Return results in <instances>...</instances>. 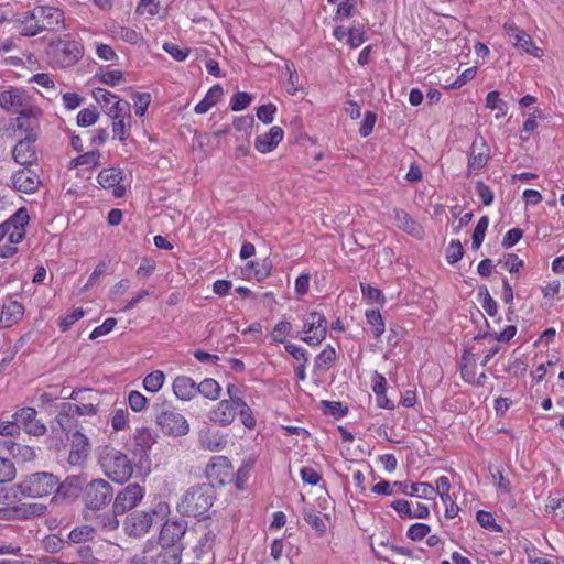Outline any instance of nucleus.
Segmentation results:
<instances>
[{"label": "nucleus", "mask_w": 564, "mask_h": 564, "mask_svg": "<svg viewBox=\"0 0 564 564\" xmlns=\"http://www.w3.org/2000/svg\"><path fill=\"white\" fill-rule=\"evenodd\" d=\"M68 399L74 400L75 403H63L56 420L64 431L70 432L75 426V415H95L97 413L100 394L91 389H78L73 390Z\"/></svg>", "instance_id": "nucleus-1"}, {"label": "nucleus", "mask_w": 564, "mask_h": 564, "mask_svg": "<svg viewBox=\"0 0 564 564\" xmlns=\"http://www.w3.org/2000/svg\"><path fill=\"white\" fill-rule=\"evenodd\" d=\"M64 20L63 12L51 6H36L17 18L20 34L35 36L43 31H55Z\"/></svg>", "instance_id": "nucleus-2"}, {"label": "nucleus", "mask_w": 564, "mask_h": 564, "mask_svg": "<svg viewBox=\"0 0 564 564\" xmlns=\"http://www.w3.org/2000/svg\"><path fill=\"white\" fill-rule=\"evenodd\" d=\"M99 463L105 475L116 482H126L133 474V465L128 456L110 446L100 451Z\"/></svg>", "instance_id": "nucleus-3"}, {"label": "nucleus", "mask_w": 564, "mask_h": 564, "mask_svg": "<svg viewBox=\"0 0 564 564\" xmlns=\"http://www.w3.org/2000/svg\"><path fill=\"white\" fill-rule=\"evenodd\" d=\"M214 488L209 484L191 487L181 498L177 509L188 517L205 514L213 506Z\"/></svg>", "instance_id": "nucleus-4"}, {"label": "nucleus", "mask_w": 564, "mask_h": 564, "mask_svg": "<svg viewBox=\"0 0 564 564\" xmlns=\"http://www.w3.org/2000/svg\"><path fill=\"white\" fill-rule=\"evenodd\" d=\"M46 53L53 65L66 68L79 61L83 56V46L79 42L65 36L52 41L48 44Z\"/></svg>", "instance_id": "nucleus-5"}, {"label": "nucleus", "mask_w": 564, "mask_h": 564, "mask_svg": "<svg viewBox=\"0 0 564 564\" xmlns=\"http://www.w3.org/2000/svg\"><path fill=\"white\" fill-rule=\"evenodd\" d=\"M155 423L160 430L170 436H183L189 431L186 417L170 405H156Z\"/></svg>", "instance_id": "nucleus-6"}, {"label": "nucleus", "mask_w": 564, "mask_h": 564, "mask_svg": "<svg viewBox=\"0 0 564 564\" xmlns=\"http://www.w3.org/2000/svg\"><path fill=\"white\" fill-rule=\"evenodd\" d=\"M0 107L8 112L29 115L37 118L39 108L33 107L31 97L19 88H9L0 93Z\"/></svg>", "instance_id": "nucleus-7"}, {"label": "nucleus", "mask_w": 564, "mask_h": 564, "mask_svg": "<svg viewBox=\"0 0 564 564\" xmlns=\"http://www.w3.org/2000/svg\"><path fill=\"white\" fill-rule=\"evenodd\" d=\"M58 480L53 474L36 473L17 486L23 496L41 498L56 491Z\"/></svg>", "instance_id": "nucleus-8"}, {"label": "nucleus", "mask_w": 564, "mask_h": 564, "mask_svg": "<svg viewBox=\"0 0 564 564\" xmlns=\"http://www.w3.org/2000/svg\"><path fill=\"white\" fill-rule=\"evenodd\" d=\"M303 333L301 339L311 346L319 345L327 334V322L323 314L317 312L308 313L303 319Z\"/></svg>", "instance_id": "nucleus-9"}, {"label": "nucleus", "mask_w": 564, "mask_h": 564, "mask_svg": "<svg viewBox=\"0 0 564 564\" xmlns=\"http://www.w3.org/2000/svg\"><path fill=\"white\" fill-rule=\"evenodd\" d=\"M159 511H134L130 513L123 523L124 532L129 536L141 538L145 535L158 518Z\"/></svg>", "instance_id": "nucleus-10"}, {"label": "nucleus", "mask_w": 564, "mask_h": 564, "mask_svg": "<svg viewBox=\"0 0 564 564\" xmlns=\"http://www.w3.org/2000/svg\"><path fill=\"white\" fill-rule=\"evenodd\" d=\"M112 498V488L111 486L102 479H96L90 481L84 491V499L88 508L90 509H101L108 502H110Z\"/></svg>", "instance_id": "nucleus-11"}, {"label": "nucleus", "mask_w": 564, "mask_h": 564, "mask_svg": "<svg viewBox=\"0 0 564 564\" xmlns=\"http://www.w3.org/2000/svg\"><path fill=\"white\" fill-rule=\"evenodd\" d=\"M503 29L508 36L511 40L512 45L516 48H521L525 53L534 56V57H541L543 54L542 48L538 47L533 41L532 37L523 30L519 29L514 23L512 22H506L503 25Z\"/></svg>", "instance_id": "nucleus-12"}, {"label": "nucleus", "mask_w": 564, "mask_h": 564, "mask_svg": "<svg viewBox=\"0 0 564 564\" xmlns=\"http://www.w3.org/2000/svg\"><path fill=\"white\" fill-rule=\"evenodd\" d=\"M143 498V488L138 484H131L121 489L113 502V512L123 514L134 508Z\"/></svg>", "instance_id": "nucleus-13"}, {"label": "nucleus", "mask_w": 564, "mask_h": 564, "mask_svg": "<svg viewBox=\"0 0 564 564\" xmlns=\"http://www.w3.org/2000/svg\"><path fill=\"white\" fill-rule=\"evenodd\" d=\"M206 474L210 480L224 485L232 479L234 468L227 457L218 456L207 465Z\"/></svg>", "instance_id": "nucleus-14"}, {"label": "nucleus", "mask_w": 564, "mask_h": 564, "mask_svg": "<svg viewBox=\"0 0 564 564\" xmlns=\"http://www.w3.org/2000/svg\"><path fill=\"white\" fill-rule=\"evenodd\" d=\"M97 180L105 189H112L116 197H122L126 194V187L121 184L123 172L120 169H104L99 172Z\"/></svg>", "instance_id": "nucleus-15"}, {"label": "nucleus", "mask_w": 564, "mask_h": 564, "mask_svg": "<svg viewBox=\"0 0 564 564\" xmlns=\"http://www.w3.org/2000/svg\"><path fill=\"white\" fill-rule=\"evenodd\" d=\"M11 183L15 191L32 194L39 188L40 178L34 171L25 167L12 174Z\"/></svg>", "instance_id": "nucleus-16"}, {"label": "nucleus", "mask_w": 564, "mask_h": 564, "mask_svg": "<svg viewBox=\"0 0 564 564\" xmlns=\"http://www.w3.org/2000/svg\"><path fill=\"white\" fill-rule=\"evenodd\" d=\"M90 444L88 437L80 432H75L70 438V452L68 463L73 466L82 465L88 457Z\"/></svg>", "instance_id": "nucleus-17"}, {"label": "nucleus", "mask_w": 564, "mask_h": 564, "mask_svg": "<svg viewBox=\"0 0 564 564\" xmlns=\"http://www.w3.org/2000/svg\"><path fill=\"white\" fill-rule=\"evenodd\" d=\"M185 525L181 521L167 520L162 525L160 532V543L162 547H176L175 544L185 534Z\"/></svg>", "instance_id": "nucleus-18"}, {"label": "nucleus", "mask_w": 564, "mask_h": 564, "mask_svg": "<svg viewBox=\"0 0 564 564\" xmlns=\"http://www.w3.org/2000/svg\"><path fill=\"white\" fill-rule=\"evenodd\" d=\"M198 442L205 449L219 452L227 445V437L220 431L205 427L198 433Z\"/></svg>", "instance_id": "nucleus-19"}, {"label": "nucleus", "mask_w": 564, "mask_h": 564, "mask_svg": "<svg viewBox=\"0 0 564 564\" xmlns=\"http://www.w3.org/2000/svg\"><path fill=\"white\" fill-rule=\"evenodd\" d=\"M238 408L236 404L228 400H221L217 405L209 412V420L218 423L223 426L231 424L236 417Z\"/></svg>", "instance_id": "nucleus-20"}, {"label": "nucleus", "mask_w": 564, "mask_h": 564, "mask_svg": "<svg viewBox=\"0 0 564 564\" xmlns=\"http://www.w3.org/2000/svg\"><path fill=\"white\" fill-rule=\"evenodd\" d=\"M34 140L35 138L29 133L23 140L17 143L13 149V158L18 164L30 165L35 161Z\"/></svg>", "instance_id": "nucleus-21"}, {"label": "nucleus", "mask_w": 564, "mask_h": 564, "mask_svg": "<svg viewBox=\"0 0 564 564\" xmlns=\"http://www.w3.org/2000/svg\"><path fill=\"white\" fill-rule=\"evenodd\" d=\"M489 160V150L482 138L474 140L471 144L468 167L470 171L478 172Z\"/></svg>", "instance_id": "nucleus-22"}, {"label": "nucleus", "mask_w": 564, "mask_h": 564, "mask_svg": "<svg viewBox=\"0 0 564 564\" xmlns=\"http://www.w3.org/2000/svg\"><path fill=\"white\" fill-rule=\"evenodd\" d=\"M173 393L182 401H189L197 394V384L186 376H178L173 381Z\"/></svg>", "instance_id": "nucleus-23"}, {"label": "nucleus", "mask_w": 564, "mask_h": 564, "mask_svg": "<svg viewBox=\"0 0 564 564\" xmlns=\"http://www.w3.org/2000/svg\"><path fill=\"white\" fill-rule=\"evenodd\" d=\"M394 225L408 232L409 235L421 238L423 237V228L411 216L402 209L393 210Z\"/></svg>", "instance_id": "nucleus-24"}, {"label": "nucleus", "mask_w": 564, "mask_h": 564, "mask_svg": "<svg viewBox=\"0 0 564 564\" xmlns=\"http://www.w3.org/2000/svg\"><path fill=\"white\" fill-rule=\"evenodd\" d=\"M283 139V130L272 127L268 133L258 135L254 142L256 149L261 153L271 152Z\"/></svg>", "instance_id": "nucleus-25"}, {"label": "nucleus", "mask_w": 564, "mask_h": 564, "mask_svg": "<svg viewBox=\"0 0 564 564\" xmlns=\"http://www.w3.org/2000/svg\"><path fill=\"white\" fill-rule=\"evenodd\" d=\"M24 314V307L17 301H10L8 304L2 306L0 313V323L4 327H10L17 324Z\"/></svg>", "instance_id": "nucleus-26"}, {"label": "nucleus", "mask_w": 564, "mask_h": 564, "mask_svg": "<svg viewBox=\"0 0 564 564\" xmlns=\"http://www.w3.org/2000/svg\"><path fill=\"white\" fill-rule=\"evenodd\" d=\"M223 96V88L219 85L213 86L206 94L205 98L195 107L196 113L207 112Z\"/></svg>", "instance_id": "nucleus-27"}, {"label": "nucleus", "mask_w": 564, "mask_h": 564, "mask_svg": "<svg viewBox=\"0 0 564 564\" xmlns=\"http://www.w3.org/2000/svg\"><path fill=\"white\" fill-rule=\"evenodd\" d=\"M220 384L212 379L206 378L197 386V393H200L203 397L209 400H217L220 395Z\"/></svg>", "instance_id": "nucleus-28"}, {"label": "nucleus", "mask_w": 564, "mask_h": 564, "mask_svg": "<svg viewBox=\"0 0 564 564\" xmlns=\"http://www.w3.org/2000/svg\"><path fill=\"white\" fill-rule=\"evenodd\" d=\"M107 115L112 120L130 119L131 118V105L123 99H118L109 107V109L107 110Z\"/></svg>", "instance_id": "nucleus-29"}, {"label": "nucleus", "mask_w": 564, "mask_h": 564, "mask_svg": "<svg viewBox=\"0 0 564 564\" xmlns=\"http://www.w3.org/2000/svg\"><path fill=\"white\" fill-rule=\"evenodd\" d=\"M18 517L20 520L30 517L41 516L45 512L46 506L43 503H29L22 502L15 506Z\"/></svg>", "instance_id": "nucleus-30"}, {"label": "nucleus", "mask_w": 564, "mask_h": 564, "mask_svg": "<svg viewBox=\"0 0 564 564\" xmlns=\"http://www.w3.org/2000/svg\"><path fill=\"white\" fill-rule=\"evenodd\" d=\"M336 358L335 349L332 346L325 347L315 359V370H328Z\"/></svg>", "instance_id": "nucleus-31"}, {"label": "nucleus", "mask_w": 564, "mask_h": 564, "mask_svg": "<svg viewBox=\"0 0 564 564\" xmlns=\"http://www.w3.org/2000/svg\"><path fill=\"white\" fill-rule=\"evenodd\" d=\"M95 534L94 529L90 525L83 524L74 528L68 533V539L76 544L85 543L93 540Z\"/></svg>", "instance_id": "nucleus-32"}, {"label": "nucleus", "mask_w": 564, "mask_h": 564, "mask_svg": "<svg viewBox=\"0 0 564 564\" xmlns=\"http://www.w3.org/2000/svg\"><path fill=\"white\" fill-rule=\"evenodd\" d=\"M164 380V372L161 370H155L145 376L143 379V387L148 392L155 393L163 387Z\"/></svg>", "instance_id": "nucleus-33"}, {"label": "nucleus", "mask_w": 564, "mask_h": 564, "mask_svg": "<svg viewBox=\"0 0 564 564\" xmlns=\"http://www.w3.org/2000/svg\"><path fill=\"white\" fill-rule=\"evenodd\" d=\"M486 107L496 110V118L505 117L507 115V105L506 102L500 98V95L498 91L494 90L490 91L487 95L486 98Z\"/></svg>", "instance_id": "nucleus-34"}, {"label": "nucleus", "mask_w": 564, "mask_h": 564, "mask_svg": "<svg viewBox=\"0 0 564 564\" xmlns=\"http://www.w3.org/2000/svg\"><path fill=\"white\" fill-rule=\"evenodd\" d=\"M368 324L372 326V334L375 337H380L384 333V323L379 311L370 310L366 312Z\"/></svg>", "instance_id": "nucleus-35"}, {"label": "nucleus", "mask_w": 564, "mask_h": 564, "mask_svg": "<svg viewBox=\"0 0 564 564\" xmlns=\"http://www.w3.org/2000/svg\"><path fill=\"white\" fill-rule=\"evenodd\" d=\"M404 494L419 497V498H432L435 495V488L427 482H417L411 485V491L402 490Z\"/></svg>", "instance_id": "nucleus-36"}, {"label": "nucleus", "mask_w": 564, "mask_h": 564, "mask_svg": "<svg viewBox=\"0 0 564 564\" xmlns=\"http://www.w3.org/2000/svg\"><path fill=\"white\" fill-rule=\"evenodd\" d=\"M180 547H163V551L158 555L155 564H180Z\"/></svg>", "instance_id": "nucleus-37"}, {"label": "nucleus", "mask_w": 564, "mask_h": 564, "mask_svg": "<svg viewBox=\"0 0 564 564\" xmlns=\"http://www.w3.org/2000/svg\"><path fill=\"white\" fill-rule=\"evenodd\" d=\"M488 225H489V218L487 216H482L476 227H475V230H474V234H473V248L474 249H478L482 241H484V238H485V234H486V230L488 228Z\"/></svg>", "instance_id": "nucleus-38"}, {"label": "nucleus", "mask_w": 564, "mask_h": 564, "mask_svg": "<svg viewBox=\"0 0 564 564\" xmlns=\"http://www.w3.org/2000/svg\"><path fill=\"white\" fill-rule=\"evenodd\" d=\"M132 98L134 101L135 115L139 117L144 116L151 102V95L149 93H134Z\"/></svg>", "instance_id": "nucleus-39"}, {"label": "nucleus", "mask_w": 564, "mask_h": 564, "mask_svg": "<svg viewBox=\"0 0 564 564\" xmlns=\"http://www.w3.org/2000/svg\"><path fill=\"white\" fill-rule=\"evenodd\" d=\"M129 405L132 411L141 412L148 408L149 400L139 391H131L128 397Z\"/></svg>", "instance_id": "nucleus-40"}, {"label": "nucleus", "mask_w": 564, "mask_h": 564, "mask_svg": "<svg viewBox=\"0 0 564 564\" xmlns=\"http://www.w3.org/2000/svg\"><path fill=\"white\" fill-rule=\"evenodd\" d=\"M36 411L33 408H23L18 411L13 417L19 423V430L24 429L33 420H35Z\"/></svg>", "instance_id": "nucleus-41"}, {"label": "nucleus", "mask_w": 564, "mask_h": 564, "mask_svg": "<svg viewBox=\"0 0 564 564\" xmlns=\"http://www.w3.org/2000/svg\"><path fill=\"white\" fill-rule=\"evenodd\" d=\"M15 476V467L9 459L0 457V484L13 480Z\"/></svg>", "instance_id": "nucleus-42"}, {"label": "nucleus", "mask_w": 564, "mask_h": 564, "mask_svg": "<svg viewBox=\"0 0 564 564\" xmlns=\"http://www.w3.org/2000/svg\"><path fill=\"white\" fill-rule=\"evenodd\" d=\"M99 115L95 109L85 108L82 109L77 116V123L82 127H89L93 126Z\"/></svg>", "instance_id": "nucleus-43"}, {"label": "nucleus", "mask_w": 564, "mask_h": 564, "mask_svg": "<svg viewBox=\"0 0 564 564\" xmlns=\"http://www.w3.org/2000/svg\"><path fill=\"white\" fill-rule=\"evenodd\" d=\"M475 365V359L470 356H464L462 358V365H460V371L462 377L467 382H474L475 381V372L473 371V367Z\"/></svg>", "instance_id": "nucleus-44"}, {"label": "nucleus", "mask_w": 564, "mask_h": 564, "mask_svg": "<svg viewBox=\"0 0 564 564\" xmlns=\"http://www.w3.org/2000/svg\"><path fill=\"white\" fill-rule=\"evenodd\" d=\"M134 441L143 449L150 448L154 443L152 433L149 429H140L135 432Z\"/></svg>", "instance_id": "nucleus-45"}, {"label": "nucleus", "mask_w": 564, "mask_h": 564, "mask_svg": "<svg viewBox=\"0 0 564 564\" xmlns=\"http://www.w3.org/2000/svg\"><path fill=\"white\" fill-rule=\"evenodd\" d=\"M116 324H117L116 318H113V317L107 318L100 326H97L96 328L93 329V332L89 335V338L96 339L100 336L107 335L108 333H110L113 329Z\"/></svg>", "instance_id": "nucleus-46"}, {"label": "nucleus", "mask_w": 564, "mask_h": 564, "mask_svg": "<svg viewBox=\"0 0 564 564\" xmlns=\"http://www.w3.org/2000/svg\"><path fill=\"white\" fill-rule=\"evenodd\" d=\"M276 107L273 104L262 105L257 110V117L264 123H271L274 118Z\"/></svg>", "instance_id": "nucleus-47"}, {"label": "nucleus", "mask_w": 564, "mask_h": 564, "mask_svg": "<svg viewBox=\"0 0 564 564\" xmlns=\"http://www.w3.org/2000/svg\"><path fill=\"white\" fill-rule=\"evenodd\" d=\"M430 533V527L424 523H415L410 527L408 536L413 541H419Z\"/></svg>", "instance_id": "nucleus-48"}, {"label": "nucleus", "mask_w": 564, "mask_h": 564, "mask_svg": "<svg viewBox=\"0 0 564 564\" xmlns=\"http://www.w3.org/2000/svg\"><path fill=\"white\" fill-rule=\"evenodd\" d=\"M251 96L247 93H238L231 99V110L240 111L247 108L251 102Z\"/></svg>", "instance_id": "nucleus-49"}, {"label": "nucleus", "mask_w": 564, "mask_h": 564, "mask_svg": "<svg viewBox=\"0 0 564 564\" xmlns=\"http://www.w3.org/2000/svg\"><path fill=\"white\" fill-rule=\"evenodd\" d=\"M464 250L459 241H452L446 251V258L449 263H455L462 259Z\"/></svg>", "instance_id": "nucleus-50"}, {"label": "nucleus", "mask_w": 564, "mask_h": 564, "mask_svg": "<svg viewBox=\"0 0 564 564\" xmlns=\"http://www.w3.org/2000/svg\"><path fill=\"white\" fill-rule=\"evenodd\" d=\"M291 328L292 327L289 322H285V321L279 322L272 332L273 340H275L278 343H283L286 335L290 333Z\"/></svg>", "instance_id": "nucleus-51"}, {"label": "nucleus", "mask_w": 564, "mask_h": 564, "mask_svg": "<svg viewBox=\"0 0 564 564\" xmlns=\"http://www.w3.org/2000/svg\"><path fill=\"white\" fill-rule=\"evenodd\" d=\"M376 119H377L376 113H373L371 111L366 112L365 118L361 122V127L359 129V133L361 137L366 138L372 132L375 123H376Z\"/></svg>", "instance_id": "nucleus-52"}, {"label": "nucleus", "mask_w": 564, "mask_h": 564, "mask_svg": "<svg viewBox=\"0 0 564 564\" xmlns=\"http://www.w3.org/2000/svg\"><path fill=\"white\" fill-rule=\"evenodd\" d=\"M477 521L478 523L486 529H491L494 531H499V527L496 524V521L490 512L480 510L477 512Z\"/></svg>", "instance_id": "nucleus-53"}, {"label": "nucleus", "mask_w": 564, "mask_h": 564, "mask_svg": "<svg viewBox=\"0 0 564 564\" xmlns=\"http://www.w3.org/2000/svg\"><path fill=\"white\" fill-rule=\"evenodd\" d=\"M100 80L109 86H116L123 82V74L121 70H107L100 75Z\"/></svg>", "instance_id": "nucleus-54"}, {"label": "nucleus", "mask_w": 564, "mask_h": 564, "mask_svg": "<svg viewBox=\"0 0 564 564\" xmlns=\"http://www.w3.org/2000/svg\"><path fill=\"white\" fill-rule=\"evenodd\" d=\"M96 54L102 61L115 62L118 59V55L113 48L107 44H98L96 47Z\"/></svg>", "instance_id": "nucleus-55"}, {"label": "nucleus", "mask_w": 564, "mask_h": 564, "mask_svg": "<svg viewBox=\"0 0 564 564\" xmlns=\"http://www.w3.org/2000/svg\"><path fill=\"white\" fill-rule=\"evenodd\" d=\"M93 96L97 102L105 105L113 104L116 100L119 99L116 95L111 94L110 91L104 88L94 89Z\"/></svg>", "instance_id": "nucleus-56"}, {"label": "nucleus", "mask_w": 564, "mask_h": 564, "mask_svg": "<svg viewBox=\"0 0 564 564\" xmlns=\"http://www.w3.org/2000/svg\"><path fill=\"white\" fill-rule=\"evenodd\" d=\"M214 540H215V534L207 528H203V530L200 532L199 540H198L197 547L202 552L208 551L212 547Z\"/></svg>", "instance_id": "nucleus-57"}, {"label": "nucleus", "mask_w": 564, "mask_h": 564, "mask_svg": "<svg viewBox=\"0 0 564 564\" xmlns=\"http://www.w3.org/2000/svg\"><path fill=\"white\" fill-rule=\"evenodd\" d=\"M476 73H477L476 67H469V68L465 69L460 74V76L448 86V88H452V89L460 88L467 82L471 80L476 76Z\"/></svg>", "instance_id": "nucleus-58"}, {"label": "nucleus", "mask_w": 564, "mask_h": 564, "mask_svg": "<svg viewBox=\"0 0 564 564\" xmlns=\"http://www.w3.org/2000/svg\"><path fill=\"white\" fill-rule=\"evenodd\" d=\"M360 288H361L364 296L368 297L369 300L378 302V303L384 301V296L379 289L372 288L371 285L366 284V283H361Z\"/></svg>", "instance_id": "nucleus-59"}, {"label": "nucleus", "mask_w": 564, "mask_h": 564, "mask_svg": "<svg viewBox=\"0 0 564 564\" xmlns=\"http://www.w3.org/2000/svg\"><path fill=\"white\" fill-rule=\"evenodd\" d=\"M85 315L82 308H75L72 313L67 314L61 321L62 330H67L73 324H75L78 319H80Z\"/></svg>", "instance_id": "nucleus-60"}, {"label": "nucleus", "mask_w": 564, "mask_h": 564, "mask_svg": "<svg viewBox=\"0 0 564 564\" xmlns=\"http://www.w3.org/2000/svg\"><path fill=\"white\" fill-rule=\"evenodd\" d=\"M476 191L478 196L481 198L482 203L486 206L491 205V203L494 202V193L486 184H484L482 182H477Z\"/></svg>", "instance_id": "nucleus-61"}, {"label": "nucleus", "mask_w": 564, "mask_h": 564, "mask_svg": "<svg viewBox=\"0 0 564 564\" xmlns=\"http://www.w3.org/2000/svg\"><path fill=\"white\" fill-rule=\"evenodd\" d=\"M522 236L523 231L521 229L513 228L505 235L502 239V246L507 249L511 248L522 238Z\"/></svg>", "instance_id": "nucleus-62"}, {"label": "nucleus", "mask_w": 564, "mask_h": 564, "mask_svg": "<svg viewBox=\"0 0 564 564\" xmlns=\"http://www.w3.org/2000/svg\"><path fill=\"white\" fill-rule=\"evenodd\" d=\"M163 48L177 61H184L188 54V50H183L174 43H165Z\"/></svg>", "instance_id": "nucleus-63"}, {"label": "nucleus", "mask_w": 564, "mask_h": 564, "mask_svg": "<svg viewBox=\"0 0 564 564\" xmlns=\"http://www.w3.org/2000/svg\"><path fill=\"white\" fill-rule=\"evenodd\" d=\"M241 417V422L248 429H253L256 426V419L252 415L251 409L246 403V406H237Z\"/></svg>", "instance_id": "nucleus-64"}]
</instances>
